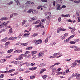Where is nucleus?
Segmentation results:
<instances>
[{
	"label": "nucleus",
	"instance_id": "nucleus-1",
	"mask_svg": "<svg viewBox=\"0 0 80 80\" xmlns=\"http://www.w3.org/2000/svg\"><path fill=\"white\" fill-rule=\"evenodd\" d=\"M42 41L41 39L37 40L35 43V45L37 46L38 44L42 43Z\"/></svg>",
	"mask_w": 80,
	"mask_h": 80
},
{
	"label": "nucleus",
	"instance_id": "nucleus-2",
	"mask_svg": "<svg viewBox=\"0 0 80 80\" xmlns=\"http://www.w3.org/2000/svg\"><path fill=\"white\" fill-rule=\"evenodd\" d=\"M70 73V71H69V69H68L66 70H65V71H64L63 72H62V74H63V75H67L68 74V73Z\"/></svg>",
	"mask_w": 80,
	"mask_h": 80
},
{
	"label": "nucleus",
	"instance_id": "nucleus-3",
	"mask_svg": "<svg viewBox=\"0 0 80 80\" xmlns=\"http://www.w3.org/2000/svg\"><path fill=\"white\" fill-rule=\"evenodd\" d=\"M24 33L26 32H27V33H25L24 34V35L22 36V37H23V38L25 37V36L29 35L30 34V33L27 30H25V31H24Z\"/></svg>",
	"mask_w": 80,
	"mask_h": 80
},
{
	"label": "nucleus",
	"instance_id": "nucleus-4",
	"mask_svg": "<svg viewBox=\"0 0 80 80\" xmlns=\"http://www.w3.org/2000/svg\"><path fill=\"white\" fill-rule=\"evenodd\" d=\"M56 10H61L62 9V8L60 7V5L59 4H57L56 5Z\"/></svg>",
	"mask_w": 80,
	"mask_h": 80
},
{
	"label": "nucleus",
	"instance_id": "nucleus-5",
	"mask_svg": "<svg viewBox=\"0 0 80 80\" xmlns=\"http://www.w3.org/2000/svg\"><path fill=\"white\" fill-rule=\"evenodd\" d=\"M45 52L43 51L42 52H40L38 55V56L40 57V58H42L43 56V54H44Z\"/></svg>",
	"mask_w": 80,
	"mask_h": 80
},
{
	"label": "nucleus",
	"instance_id": "nucleus-6",
	"mask_svg": "<svg viewBox=\"0 0 80 80\" xmlns=\"http://www.w3.org/2000/svg\"><path fill=\"white\" fill-rule=\"evenodd\" d=\"M6 25H7L6 22H3L0 25V27L1 28H3Z\"/></svg>",
	"mask_w": 80,
	"mask_h": 80
},
{
	"label": "nucleus",
	"instance_id": "nucleus-7",
	"mask_svg": "<svg viewBox=\"0 0 80 80\" xmlns=\"http://www.w3.org/2000/svg\"><path fill=\"white\" fill-rule=\"evenodd\" d=\"M8 39V37H6L4 39H2L1 40V42H7Z\"/></svg>",
	"mask_w": 80,
	"mask_h": 80
},
{
	"label": "nucleus",
	"instance_id": "nucleus-8",
	"mask_svg": "<svg viewBox=\"0 0 80 80\" xmlns=\"http://www.w3.org/2000/svg\"><path fill=\"white\" fill-rule=\"evenodd\" d=\"M7 61L6 59H1L0 60V63H2L5 62Z\"/></svg>",
	"mask_w": 80,
	"mask_h": 80
},
{
	"label": "nucleus",
	"instance_id": "nucleus-9",
	"mask_svg": "<svg viewBox=\"0 0 80 80\" xmlns=\"http://www.w3.org/2000/svg\"><path fill=\"white\" fill-rule=\"evenodd\" d=\"M61 17H70V15L69 14H67L66 15L62 14L61 15Z\"/></svg>",
	"mask_w": 80,
	"mask_h": 80
},
{
	"label": "nucleus",
	"instance_id": "nucleus-10",
	"mask_svg": "<svg viewBox=\"0 0 80 80\" xmlns=\"http://www.w3.org/2000/svg\"><path fill=\"white\" fill-rule=\"evenodd\" d=\"M77 63L75 62H73L72 63V66H71V67H72V68H74L75 66L76 65Z\"/></svg>",
	"mask_w": 80,
	"mask_h": 80
},
{
	"label": "nucleus",
	"instance_id": "nucleus-11",
	"mask_svg": "<svg viewBox=\"0 0 80 80\" xmlns=\"http://www.w3.org/2000/svg\"><path fill=\"white\" fill-rule=\"evenodd\" d=\"M28 44V42L26 43H22L21 45L23 46H26Z\"/></svg>",
	"mask_w": 80,
	"mask_h": 80
},
{
	"label": "nucleus",
	"instance_id": "nucleus-12",
	"mask_svg": "<svg viewBox=\"0 0 80 80\" xmlns=\"http://www.w3.org/2000/svg\"><path fill=\"white\" fill-rule=\"evenodd\" d=\"M46 71V69L45 68L41 69V72H40V74H42L43 72H44V71Z\"/></svg>",
	"mask_w": 80,
	"mask_h": 80
},
{
	"label": "nucleus",
	"instance_id": "nucleus-13",
	"mask_svg": "<svg viewBox=\"0 0 80 80\" xmlns=\"http://www.w3.org/2000/svg\"><path fill=\"white\" fill-rule=\"evenodd\" d=\"M44 14H45V16H48V15H51V13L49 12H46L44 13Z\"/></svg>",
	"mask_w": 80,
	"mask_h": 80
},
{
	"label": "nucleus",
	"instance_id": "nucleus-14",
	"mask_svg": "<svg viewBox=\"0 0 80 80\" xmlns=\"http://www.w3.org/2000/svg\"><path fill=\"white\" fill-rule=\"evenodd\" d=\"M26 3L27 4H30V5H33V4H34V3L33 2H30V1L27 2H26Z\"/></svg>",
	"mask_w": 80,
	"mask_h": 80
},
{
	"label": "nucleus",
	"instance_id": "nucleus-15",
	"mask_svg": "<svg viewBox=\"0 0 80 80\" xmlns=\"http://www.w3.org/2000/svg\"><path fill=\"white\" fill-rule=\"evenodd\" d=\"M76 78L78 80L80 79V74H78L77 76H76Z\"/></svg>",
	"mask_w": 80,
	"mask_h": 80
},
{
	"label": "nucleus",
	"instance_id": "nucleus-16",
	"mask_svg": "<svg viewBox=\"0 0 80 80\" xmlns=\"http://www.w3.org/2000/svg\"><path fill=\"white\" fill-rule=\"evenodd\" d=\"M37 68V67H34V68H29V69L30 70H32V71H34L35 70H36Z\"/></svg>",
	"mask_w": 80,
	"mask_h": 80
},
{
	"label": "nucleus",
	"instance_id": "nucleus-17",
	"mask_svg": "<svg viewBox=\"0 0 80 80\" xmlns=\"http://www.w3.org/2000/svg\"><path fill=\"white\" fill-rule=\"evenodd\" d=\"M56 71V68H52V72L54 73V74H55Z\"/></svg>",
	"mask_w": 80,
	"mask_h": 80
},
{
	"label": "nucleus",
	"instance_id": "nucleus-18",
	"mask_svg": "<svg viewBox=\"0 0 80 80\" xmlns=\"http://www.w3.org/2000/svg\"><path fill=\"white\" fill-rule=\"evenodd\" d=\"M8 18L7 17L5 18H1V20H8Z\"/></svg>",
	"mask_w": 80,
	"mask_h": 80
},
{
	"label": "nucleus",
	"instance_id": "nucleus-19",
	"mask_svg": "<svg viewBox=\"0 0 80 80\" xmlns=\"http://www.w3.org/2000/svg\"><path fill=\"white\" fill-rule=\"evenodd\" d=\"M23 55H23V54H21L20 55L19 58H20V59H21V60L23 58V57H24Z\"/></svg>",
	"mask_w": 80,
	"mask_h": 80
},
{
	"label": "nucleus",
	"instance_id": "nucleus-20",
	"mask_svg": "<svg viewBox=\"0 0 80 80\" xmlns=\"http://www.w3.org/2000/svg\"><path fill=\"white\" fill-rule=\"evenodd\" d=\"M38 35V33H36L33 34V35H32V38H34V37H35V36H37Z\"/></svg>",
	"mask_w": 80,
	"mask_h": 80
},
{
	"label": "nucleus",
	"instance_id": "nucleus-21",
	"mask_svg": "<svg viewBox=\"0 0 80 80\" xmlns=\"http://www.w3.org/2000/svg\"><path fill=\"white\" fill-rule=\"evenodd\" d=\"M32 47H28L27 48H26V49L28 50H29L32 49Z\"/></svg>",
	"mask_w": 80,
	"mask_h": 80
},
{
	"label": "nucleus",
	"instance_id": "nucleus-22",
	"mask_svg": "<svg viewBox=\"0 0 80 80\" xmlns=\"http://www.w3.org/2000/svg\"><path fill=\"white\" fill-rule=\"evenodd\" d=\"M78 75V74L77 73H74L72 75V76L73 77H75L77 76Z\"/></svg>",
	"mask_w": 80,
	"mask_h": 80
},
{
	"label": "nucleus",
	"instance_id": "nucleus-23",
	"mask_svg": "<svg viewBox=\"0 0 80 80\" xmlns=\"http://www.w3.org/2000/svg\"><path fill=\"white\" fill-rule=\"evenodd\" d=\"M13 51V49H11L8 51V53H10Z\"/></svg>",
	"mask_w": 80,
	"mask_h": 80
},
{
	"label": "nucleus",
	"instance_id": "nucleus-24",
	"mask_svg": "<svg viewBox=\"0 0 80 80\" xmlns=\"http://www.w3.org/2000/svg\"><path fill=\"white\" fill-rule=\"evenodd\" d=\"M70 39H67L66 40H64V43L66 42H69Z\"/></svg>",
	"mask_w": 80,
	"mask_h": 80
},
{
	"label": "nucleus",
	"instance_id": "nucleus-25",
	"mask_svg": "<svg viewBox=\"0 0 80 80\" xmlns=\"http://www.w3.org/2000/svg\"><path fill=\"white\" fill-rule=\"evenodd\" d=\"M60 29H61V31H66V29H65V28H62V27H61L60 28Z\"/></svg>",
	"mask_w": 80,
	"mask_h": 80
},
{
	"label": "nucleus",
	"instance_id": "nucleus-26",
	"mask_svg": "<svg viewBox=\"0 0 80 80\" xmlns=\"http://www.w3.org/2000/svg\"><path fill=\"white\" fill-rule=\"evenodd\" d=\"M61 31V28H58V30H57V33H59Z\"/></svg>",
	"mask_w": 80,
	"mask_h": 80
},
{
	"label": "nucleus",
	"instance_id": "nucleus-27",
	"mask_svg": "<svg viewBox=\"0 0 80 80\" xmlns=\"http://www.w3.org/2000/svg\"><path fill=\"white\" fill-rule=\"evenodd\" d=\"M70 44H76V42L74 41H71L70 42Z\"/></svg>",
	"mask_w": 80,
	"mask_h": 80
},
{
	"label": "nucleus",
	"instance_id": "nucleus-28",
	"mask_svg": "<svg viewBox=\"0 0 80 80\" xmlns=\"http://www.w3.org/2000/svg\"><path fill=\"white\" fill-rule=\"evenodd\" d=\"M60 54V52H59L58 53L54 54V56H58V55H59Z\"/></svg>",
	"mask_w": 80,
	"mask_h": 80
},
{
	"label": "nucleus",
	"instance_id": "nucleus-29",
	"mask_svg": "<svg viewBox=\"0 0 80 80\" xmlns=\"http://www.w3.org/2000/svg\"><path fill=\"white\" fill-rule=\"evenodd\" d=\"M56 73L58 74H62V72H56Z\"/></svg>",
	"mask_w": 80,
	"mask_h": 80
},
{
	"label": "nucleus",
	"instance_id": "nucleus-30",
	"mask_svg": "<svg viewBox=\"0 0 80 80\" xmlns=\"http://www.w3.org/2000/svg\"><path fill=\"white\" fill-rule=\"evenodd\" d=\"M48 15L49 16H48V18H52V15L49 14Z\"/></svg>",
	"mask_w": 80,
	"mask_h": 80
},
{
	"label": "nucleus",
	"instance_id": "nucleus-31",
	"mask_svg": "<svg viewBox=\"0 0 80 80\" xmlns=\"http://www.w3.org/2000/svg\"><path fill=\"white\" fill-rule=\"evenodd\" d=\"M27 21V20H23V22H22V26H23V25L25 23V22H26Z\"/></svg>",
	"mask_w": 80,
	"mask_h": 80
},
{
	"label": "nucleus",
	"instance_id": "nucleus-32",
	"mask_svg": "<svg viewBox=\"0 0 80 80\" xmlns=\"http://www.w3.org/2000/svg\"><path fill=\"white\" fill-rule=\"evenodd\" d=\"M15 69H12L11 70H10L9 71V73H11V72H13L14 71H15Z\"/></svg>",
	"mask_w": 80,
	"mask_h": 80
},
{
	"label": "nucleus",
	"instance_id": "nucleus-33",
	"mask_svg": "<svg viewBox=\"0 0 80 80\" xmlns=\"http://www.w3.org/2000/svg\"><path fill=\"white\" fill-rule=\"evenodd\" d=\"M76 30V29L74 28H72V30H71V33H72V31L74 32Z\"/></svg>",
	"mask_w": 80,
	"mask_h": 80
},
{
	"label": "nucleus",
	"instance_id": "nucleus-34",
	"mask_svg": "<svg viewBox=\"0 0 80 80\" xmlns=\"http://www.w3.org/2000/svg\"><path fill=\"white\" fill-rule=\"evenodd\" d=\"M14 1H15V2H17V4L18 5H20V3L19 1L18 0V1H16V0H14Z\"/></svg>",
	"mask_w": 80,
	"mask_h": 80
},
{
	"label": "nucleus",
	"instance_id": "nucleus-35",
	"mask_svg": "<svg viewBox=\"0 0 80 80\" xmlns=\"http://www.w3.org/2000/svg\"><path fill=\"white\" fill-rule=\"evenodd\" d=\"M17 52L18 53H20L22 52V50H17Z\"/></svg>",
	"mask_w": 80,
	"mask_h": 80
},
{
	"label": "nucleus",
	"instance_id": "nucleus-36",
	"mask_svg": "<svg viewBox=\"0 0 80 80\" xmlns=\"http://www.w3.org/2000/svg\"><path fill=\"white\" fill-rule=\"evenodd\" d=\"M56 57V56H51L49 57V58H55Z\"/></svg>",
	"mask_w": 80,
	"mask_h": 80
},
{
	"label": "nucleus",
	"instance_id": "nucleus-37",
	"mask_svg": "<svg viewBox=\"0 0 80 80\" xmlns=\"http://www.w3.org/2000/svg\"><path fill=\"white\" fill-rule=\"evenodd\" d=\"M79 12L78 11H77L76 14H77V16L78 17V16H79Z\"/></svg>",
	"mask_w": 80,
	"mask_h": 80
},
{
	"label": "nucleus",
	"instance_id": "nucleus-38",
	"mask_svg": "<svg viewBox=\"0 0 80 80\" xmlns=\"http://www.w3.org/2000/svg\"><path fill=\"white\" fill-rule=\"evenodd\" d=\"M74 37H75L74 35H72L70 36V37H69V38H70V39H71Z\"/></svg>",
	"mask_w": 80,
	"mask_h": 80
},
{
	"label": "nucleus",
	"instance_id": "nucleus-39",
	"mask_svg": "<svg viewBox=\"0 0 80 80\" xmlns=\"http://www.w3.org/2000/svg\"><path fill=\"white\" fill-rule=\"evenodd\" d=\"M60 64V63L59 62H56V63H55V64H54V66H55L56 65H58Z\"/></svg>",
	"mask_w": 80,
	"mask_h": 80
},
{
	"label": "nucleus",
	"instance_id": "nucleus-40",
	"mask_svg": "<svg viewBox=\"0 0 80 80\" xmlns=\"http://www.w3.org/2000/svg\"><path fill=\"white\" fill-rule=\"evenodd\" d=\"M42 6H39L37 8V9H40V8H42Z\"/></svg>",
	"mask_w": 80,
	"mask_h": 80
},
{
	"label": "nucleus",
	"instance_id": "nucleus-41",
	"mask_svg": "<svg viewBox=\"0 0 80 80\" xmlns=\"http://www.w3.org/2000/svg\"><path fill=\"white\" fill-rule=\"evenodd\" d=\"M4 77V74H2L0 75V79Z\"/></svg>",
	"mask_w": 80,
	"mask_h": 80
},
{
	"label": "nucleus",
	"instance_id": "nucleus-42",
	"mask_svg": "<svg viewBox=\"0 0 80 80\" xmlns=\"http://www.w3.org/2000/svg\"><path fill=\"white\" fill-rule=\"evenodd\" d=\"M72 48L78 49V47L75 46L73 45V48Z\"/></svg>",
	"mask_w": 80,
	"mask_h": 80
},
{
	"label": "nucleus",
	"instance_id": "nucleus-43",
	"mask_svg": "<svg viewBox=\"0 0 80 80\" xmlns=\"http://www.w3.org/2000/svg\"><path fill=\"white\" fill-rule=\"evenodd\" d=\"M80 40L79 39H76L74 40V41L75 42H79Z\"/></svg>",
	"mask_w": 80,
	"mask_h": 80
},
{
	"label": "nucleus",
	"instance_id": "nucleus-44",
	"mask_svg": "<svg viewBox=\"0 0 80 80\" xmlns=\"http://www.w3.org/2000/svg\"><path fill=\"white\" fill-rule=\"evenodd\" d=\"M31 20H36L37 19V18L36 17H35L33 18H31Z\"/></svg>",
	"mask_w": 80,
	"mask_h": 80
},
{
	"label": "nucleus",
	"instance_id": "nucleus-45",
	"mask_svg": "<svg viewBox=\"0 0 80 80\" xmlns=\"http://www.w3.org/2000/svg\"><path fill=\"white\" fill-rule=\"evenodd\" d=\"M10 42H6L5 45H8L10 44Z\"/></svg>",
	"mask_w": 80,
	"mask_h": 80
},
{
	"label": "nucleus",
	"instance_id": "nucleus-46",
	"mask_svg": "<svg viewBox=\"0 0 80 80\" xmlns=\"http://www.w3.org/2000/svg\"><path fill=\"white\" fill-rule=\"evenodd\" d=\"M21 36L19 35L18 36V38H17V40H19L21 38Z\"/></svg>",
	"mask_w": 80,
	"mask_h": 80
},
{
	"label": "nucleus",
	"instance_id": "nucleus-47",
	"mask_svg": "<svg viewBox=\"0 0 80 80\" xmlns=\"http://www.w3.org/2000/svg\"><path fill=\"white\" fill-rule=\"evenodd\" d=\"M35 78V77L34 76V75H32L30 77V79H33Z\"/></svg>",
	"mask_w": 80,
	"mask_h": 80
},
{
	"label": "nucleus",
	"instance_id": "nucleus-48",
	"mask_svg": "<svg viewBox=\"0 0 80 80\" xmlns=\"http://www.w3.org/2000/svg\"><path fill=\"white\" fill-rule=\"evenodd\" d=\"M13 37H11V38H9V40H13Z\"/></svg>",
	"mask_w": 80,
	"mask_h": 80
},
{
	"label": "nucleus",
	"instance_id": "nucleus-49",
	"mask_svg": "<svg viewBox=\"0 0 80 80\" xmlns=\"http://www.w3.org/2000/svg\"><path fill=\"white\" fill-rule=\"evenodd\" d=\"M12 32V28L10 29V30H9V32H10V33L11 34Z\"/></svg>",
	"mask_w": 80,
	"mask_h": 80
},
{
	"label": "nucleus",
	"instance_id": "nucleus-50",
	"mask_svg": "<svg viewBox=\"0 0 80 80\" xmlns=\"http://www.w3.org/2000/svg\"><path fill=\"white\" fill-rule=\"evenodd\" d=\"M13 2H11L7 4V5H11V4H12L13 3Z\"/></svg>",
	"mask_w": 80,
	"mask_h": 80
},
{
	"label": "nucleus",
	"instance_id": "nucleus-51",
	"mask_svg": "<svg viewBox=\"0 0 80 80\" xmlns=\"http://www.w3.org/2000/svg\"><path fill=\"white\" fill-rule=\"evenodd\" d=\"M30 53V52L28 51H27L26 52H25V54H29Z\"/></svg>",
	"mask_w": 80,
	"mask_h": 80
},
{
	"label": "nucleus",
	"instance_id": "nucleus-52",
	"mask_svg": "<svg viewBox=\"0 0 80 80\" xmlns=\"http://www.w3.org/2000/svg\"><path fill=\"white\" fill-rule=\"evenodd\" d=\"M37 53V52L36 51H33V52H32V54H36Z\"/></svg>",
	"mask_w": 80,
	"mask_h": 80
},
{
	"label": "nucleus",
	"instance_id": "nucleus-53",
	"mask_svg": "<svg viewBox=\"0 0 80 80\" xmlns=\"http://www.w3.org/2000/svg\"><path fill=\"white\" fill-rule=\"evenodd\" d=\"M4 73H9V72L8 71H6L4 72Z\"/></svg>",
	"mask_w": 80,
	"mask_h": 80
},
{
	"label": "nucleus",
	"instance_id": "nucleus-54",
	"mask_svg": "<svg viewBox=\"0 0 80 80\" xmlns=\"http://www.w3.org/2000/svg\"><path fill=\"white\" fill-rule=\"evenodd\" d=\"M48 38H46V40H45V42H46V43H47L48 41Z\"/></svg>",
	"mask_w": 80,
	"mask_h": 80
},
{
	"label": "nucleus",
	"instance_id": "nucleus-55",
	"mask_svg": "<svg viewBox=\"0 0 80 80\" xmlns=\"http://www.w3.org/2000/svg\"><path fill=\"white\" fill-rule=\"evenodd\" d=\"M68 35V33H65V34H64V36H65V37H67Z\"/></svg>",
	"mask_w": 80,
	"mask_h": 80
},
{
	"label": "nucleus",
	"instance_id": "nucleus-56",
	"mask_svg": "<svg viewBox=\"0 0 80 80\" xmlns=\"http://www.w3.org/2000/svg\"><path fill=\"white\" fill-rule=\"evenodd\" d=\"M42 66H45L46 65V64L45 63H42Z\"/></svg>",
	"mask_w": 80,
	"mask_h": 80
},
{
	"label": "nucleus",
	"instance_id": "nucleus-57",
	"mask_svg": "<svg viewBox=\"0 0 80 80\" xmlns=\"http://www.w3.org/2000/svg\"><path fill=\"white\" fill-rule=\"evenodd\" d=\"M30 72V71H26L25 72H24V73H29Z\"/></svg>",
	"mask_w": 80,
	"mask_h": 80
},
{
	"label": "nucleus",
	"instance_id": "nucleus-58",
	"mask_svg": "<svg viewBox=\"0 0 80 80\" xmlns=\"http://www.w3.org/2000/svg\"><path fill=\"white\" fill-rule=\"evenodd\" d=\"M32 12V10L31 9H30L29 10V11L28 12V13H31Z\"/></svg>",
	"mask_w": 80,
	"mask_h": 80
},
{
	"label": "nucleus",
	"instance_id": "nucleus-59",
	"mask_svg": "<svg viewBox=\"0 0 80 80\" xmlns=\"http://www.w3.org/2000/svg\"><path fill=\"white\" fill-rule=\"evenodd\" d=\"M58 21L60 22L61 21V18H58Z\"/></svg>",
	"mask_w": 80,
	"mask_h": 80
},
{
	"label": "nucleus",
	"instance_id": "nucleus-60",
	"mask_svg": "<svg viewBox=\"0 0 80 80\" xmlns=\"http://www.w3.org/2000/svg\"><path fill=\"white\" fill-rule=\"evenodd\" d=\"M45 20H46V19H42V20H41V21H42V22H44L45 21Z\"/></svg>",
	"mask_w": 80,
	"mask_h": 80
},
{
	"label": "nucleus",
	"instance_id": "nucleus-61",
	"mask_svg": "<svg viewBox=\"0 0 80 80\" xmlns=\"http://www.w3.org/2000/svg\"><path fill=\"white\" fill-rule=\"evenodd\" d=\"M78 22H80V17H78Z\"/></svg>",
	"mask_w": 80,
	"mask_h": 80
},
{
	"label": "nucleus",
	"instance_id": "nucleus-62",
	"mask_svg": "<svg viewBox=\"0 0 80 80\" xmlns=\"http://www.w3.org/2000/svg\"><path fill=\"white\" fill-rule=\"evenodd\" d=\"M31 65L32 66H33L34 65H35V64L34 63H32L31 64Z\"/></svg>",
	"mask_w": 80,
	"mask_h": 80
},
{
	"label": "nucleus",
	"instance_id": "nucleus-63",
	"mask_svg": "<svg viewBox=\"0 0 80 80\" xmlns=\"http://www.w3.org/2000/svg\"><path fill=\"white\" fill-rule=\"evenodd\" d=\"M6 31V30L5 29H2V32H5Z\"/></svg>",
	"mask_w": 80,
	"mask_h": 80
},
{
	"label": "nucleus",
	"instance_id": "nucleus-64",
	"mask_svg": "<svg viewBox=\"0 0 80 80\" xmlns=\"http://www.w3.org/2000/svg\"><path fill=\"white\" fill-rule=\"evenodd\" d=\"M12 14H13V15H14V16H16V15H18L17 13H14Z\"/></svg>",
	"mask_w": 80,
	"mask_h": 80
}]
</instances>
